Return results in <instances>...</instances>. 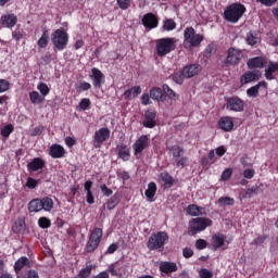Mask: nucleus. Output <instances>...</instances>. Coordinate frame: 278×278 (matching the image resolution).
<instances>
[{
	"instance_id": "1",
	"label": "nucleus",
	"mask_w": 278,
	"mask_h": 278,
	"mask_svg": "<svg viewBox=\"0 0 278 278\" xmlns=\"http://www.w3.org/2000/svg\"><path fill=\"white\" fill-rule=\"evenodd\" d=\"M177 47V39L173 37H165L155 41L156 55L164 58L175 51Z\"/></svg>"
},
{
	"instance_id": "2",
	"label": "nucleus",
	"mask_w": 278,
	"mask_h": 278,
	"mask_svg": "<svg viewBox=\"0 0 278 278\" xmlns=\"http://www.w3.org/2000/svg\"><path fill=\"white\" fill-rule=\"evenodd\" d=\"M244 12H247V7H244V4L232 3L224 11V18L228 23H238L241 16H244Z\"/></svg>"
},
{
	"instance_id": "3",
	"label": "nucleus",
	"mask_w": 278,
	"mask_h": 278,
	"mask_svg": "<svg viewBox=\"0 0 278 278\" xmlns=\"http://www.w3.org/2000/svg\"><path fill=\"white\" fill-rule=\"evenodd\" d=\"M212 219L205 217H197L189 222V236H197L201 231H205L207 227H212Z\"/></svg>"
},
{
	"instance_id": "4",
	"label": "nucleus",
	"mask_w": 278,
	"mask_h": 278,
	"mask_svg": "<svg viewBox=\"0 0 278 278\" xmlns=\"http://www.w3.org/2000/svg\"><path fill=\"white\" fill-rule=\"evenodd\" d=\"M51 212L53 210V200L51 198H42V199H34L28 203V211L29 212Z\"/></svg>"
},
{
	"instance_id": "5",
	"label": "nucleus",
	"mask_w": 278,
	"mask_h": 278,
	"mask_svg": "<svg viewBox=\"0 0 278 278\" xmlns=\"http://www.w3.org/2000/svg\"><path fill=\"white\" fill-rule=\"evenodd\" d=\"M51 42L58 51H64L68 47V33L62 28L54 30L51 35Z\"/></svg>"
},
{
	"instance_id": "6",
	"label": "nucleus",
	"mask_w": 278,
	"mask_h": 278,
	"mask_svg": "<svg viewBox=\"0 0 278 278\" xmlns=\"http://www.w3.org/2000/svg\"><path fill=\"white\" fill-rule=\"evenodd\" d=\"M168 242V233L160 231L151 235L147 247L150 251H156L157 249H164V244Z\"/></svg>"
},
{
	"instance_id": "7",
	"label": "nucleus",
	"mask_w": 278,
	"mask_h": 278,
	"mask_svg": "<svg viewBox=\"0 0 278 278\" xmlns=\"http://www.w3.org/2000/svg\"><path fill=\"white\" fill-rule=\"evenodd\" d=\"M101 238H103V230L101 228H94L86 245L87 253H94L99 249Z\"/></svg>"
},
{
	"instance_id": "8",
	"label": "nucleus",
	"mask_w": 278,
	"mask_h": 278,
	"mask_svg": "<svg viewBox=\"0 0 278 278\" xmlns=\"http://www.w3.org/2000/svg\"><path fill=\"white\" fill-rule=\"evenodd\" d=\"M184 38L187 45L190 47H199L201 42H203V35L197 34V31L192 27H187L184 30Z\"/></svg>"
},
{
	"instance_id": "9",
	"label": "nucleus",
	"mask_w": 278,
	"mask_h": 278,
	"mask_svg": "<svg viewBox=\"0 0 278 278\" xmlns=\"http://www.w3.org/2000/svg\"><path fill=\"white\" fill-rule=\"evenodd\" d=\"M242 58H244L242 50L231 47L227 50L225 64L228 66H238L242 62Z\"/></svg>"
},
{
	"instance_id": "10",
	"label": "nucleus",
	"mask_w": 278,
	"mask_h": 278,
	"mask_svg": "<svg viewBox=\"0 0 278 278\" xmlns=\"http://www.w3.org/2000/svg\"><path fill=\"white\" fill-rule=\"evenodd\" d=\"M226 110L230 112H244V100L231 97L226 100Z\"/></svg>"
},
{
	"instance_id": "11",
	"label": "nucleus",
	"mask_w": 278,
	"mask_h": 278,
	"mask_svg": "<svg viewBox=\"0 0 278 278\" xmlns=\"http://www.w3.org/2000/svg\"><path fill=\"white\" fill-rule=\"evenodd\" d=\"M110 139V129L109 128H100L94 132L93 137V147L94 149L101 148V143L105 142V140Z\"/></svg>"
},
{
	"instance_id": "12",
	"label": "nucleus",
	"mask_w": 278,
	"mask_h": 278,
	"mask_svg": "<svg viewBox=\"0 0 278 278\" xmlns=\"http://www.w3.org/2000/svg\"><path fill=\"white\" fill-rule=\"evenodd\" d=\"M92 84L96 88H101L103 84H105V75L97 67H93L91 70V76Z\"/></svg>"
},
{
	"instance_id": "13",
	"label": "nucleus",
	"mask_w": 278,
	"mask_h": 278,
	"mask_svg": "<svg viewBox=\"0 0 278 278\" xmlns=\"http://www.w3.org/2000/svg\"><path fill=\"white\" fill-rule=\"evenodd\" d=\"M262 77V72L260 71H252V72H247L240 77V81L242 86L247 84H251L252 81H257Z\"/></svg>"
},
{
	"instance_id": "14",
	"label": "nucleus",
	"mask_w": 278,
	"mask_h": 278,
	"mask_svg": "<svg viewBox=\"0 0 278 278\" xmlns=\"http://www.w3.org/2000/svg\"><path fill=\"white\" fill-rule=\"evenodd\" d=\"M0 23L2 27H7L8 29H12L18 23V17L15 14H5L0 18Z\"/></svg>"
},
{
	"instance_id": "15",
	"label": "nucleus",
	"mask_w": 278,
	"mask_h": 278,
	"mask_svg": "<svg viewBox=\"0 0 278 278\" xmlns=\"http://www.w3.org/2000/svg\"><path fill=\"white\" fill-rule=\"evenodd\" d=\"M147 147H149V137L142 135L141 137H139V140H137L132 144L135 155H138V153H142V150L146 149Z\"/></svg>"
},
{
	"instance_id": "16",
	"label": "nucleus",
	"mask_w": 278,
	"mask_h": 278,
	"mask_svg": "<svg viewBox=\"0 0 278 278\" xmlns=\"http://www.w3.org/2000/svg\"><path fill=\"white\" fill-rule=\"evenodd\" d=\"M260 88H264V90H268V83L267 81H260L257 85L249 88L247 90L248 97L257 98L260 96Z\"/></svg>"
},
{
	"instance_id": "17",
	"label": "nucleus",
	"mask_w": 278,
	"mask_h": 278,
	"mask_svg": "<svg viewBox=\"0 0 278 278\" xmlns=\"http://www.w3.org/2000/svg\"><path fill=\"white\" fill-rule=\"evenodd\" d=\"M156 116H157V113H155L154 111H146L143 127H148L149 129H153V127H155V125H156V122H155Z\"/></svg>"
},
{
	"instance_id": "18",
	"label": "nucleus",
	"mask_w": 278,
	"mask_h": 278,
	"mask_svg": "<svg viewBox=\"0 0 278 278\" xmlns=\"http://www.w3.org/2000/svg\"><path fill=\"white\" fill-rule=\"evenodd\" d=\"M142 25L148 27V29H155L157 27V17L153 13H148L142 17Z\"/></svg>"
},
{
	"instance_id": "19",
	"label": "nucleus",
	"mask_w": 278,
	"mask_h": 278,
	"mask_svg": "<svg viewBox=\"0 0 278 278\" xmlns=\"http://www.w3.org/2000/svg\"><path fill=\"white\" fill-rule=\"evenodd\" d=\"M266 64H268L266 59H264L262 56H255L248 61V68H250V70L264 68V66H266Z\"/></svg>"
},
{
	"instance_id": "20",
	"label": "nucleus",
	"mask_w": 278,
	"mask_h": 278,
	"mask_svg": "<svg viewBox=\"0 0 278 278\" xmlns=\"http://www.w3.org/2000/svg\"><path fill=\"white\" fill-rule=\"evenodd\" d=\"M201 73V65H189L182 70V75L190 79V77H194Z\"/></svg>"
},
{
	"instance_id": "21",
	"label": "nucleus",
	"mask_w": 278,
	"mask_h": 278,
	"mask_svg": "<svg viewBox=\"0 0 278 278\" xmlns=\"http://www.w3.org/2000/svg\"><path fill=\"white\" fill-rule=\"evenodd\" d=\"M66 153V150H64V147L60 144H52L50 147V155L54 160H58L60 157H64V154Z\"/></svg>"
},
{
	"instance_id": "22",
	"label": "nucleus",
	"mask_w": 278,
	"mask_h": 278,
	"mask_svg": "<svg viewBox=\"0 0 278 278\" xmlns=\"http://www.w3.org/2000/svg\"><path fill=\"white\" fill-rule=\"evenodd\" d=\"M117 155L123 162H129V157H131V153L129 152V148L124 143L117 146Z\"/></svg>"
},
{
	"instance_id": "23",
	"label": "nucleus",
	"mask_w": 278,
	"mask_h": 278,
	"mask_svg": "<svg viewBox=\"0 0 278 278\" xmlns=\"http://www.w3.org/2000/svg\"><path fill=\"white\" fill-rule=\"evenodd\" d=\"M218 125L223 131H231L233 129V118L229 116L222 117L219 118Z\"/></svg>"
},
{
	"instance_id": "24",
	"label": "nucleus",
	"mask_w": 278,
	"mask_h": 278,
	"mask_svg": "<svg viewBox=\"0 0 278 278\" xmlns=\"http://www.w3.org/2000/svg\"><path fill=\"white\" fill-rule=\"evenodd\" d=\"M142 93V88L140 86H135L124 92V99L131 101V99H136L138 94Z\"/></svg>"
},
{
	"instance_id": "25",
	"label": "nucleus",
	"mask_w": 278,
	"mask_h": 278,
	"mask_svg": "<svg viewBox=\"0 0 278 278\" xmlns=\"http://www.w3.org/2000/svg\"><path fill=\"white\" fill-rule=\"evenodd\" d=\"M225 244V236L222 233H216L212 237V247L213 251H218L220 247H224Z\"/></svg>"
},
{
	"instance_id": "26",
	"label": "nucleus",
	"mask_w": 278,
	"mask_h": 278,
	"mask_svg": "<svg viewBox=\"0 0 278 278\" xmlns=\"http://www.w3.org/2000/svg\"><path fill=\"white\" fill-rule=\"evenodd\" d=\"M157 192V185L155 182H149L148 189L146 190L144 194L150 203H153V198Z\"/></svg>"
},
{
	"instance_id": "27",
	"label": "nucleus",
	"mask_w": 278,
	"mask_h": 278,
	"mask_svg": "<svg viewBox=\"0 0 278 278\" xmlns=\"http://www.w3.org/2000/svg\"><path fill=\"white\" fill-rule=\"evenodd\" d=\"M160 270L161 273H166L167 275L170 273H177V264L170 262L161 263Z\"/></svg>"
},
{
	"instance_id": "28",
	"label": "nucleus",
	"mask_w": 278,
	"mask_h": 278,
	"mask_svg": "<svg viewBox=\"0 0 278 278\" xmlns=\"http://www.w3.org/2000/svg\"><path fill=\"white\" fill-rule=\"evenodd\" d=\"M27 168L33 173L40 170L41 168H45V161L41 159H34L30 163H28Z\"/></svg>"
},
{
	"instance_id": "29",
	"label": "nucleus",
	"mask_w": 278,
	"mask_h": 278,
	"mask_svg": "<svg viewBox=\"0 0 278 278\" xmlns=\"http://www.w3.org/2000/svg\"><path fill=\"white\" fill-rule=\"evenodd\" d=\"M277 71H278V63L269 62L268 67L265 70L266 79H268L269 81H271V79H275V77L273 76V73H277Z\"/></svg>"
},
{
	"instance_id": "30",
	"label": "nucleus",
	"mask_w": 278,
	"mask_h": 278,
	"mask_svg": "<svg viewBox=\"0 0 278 278\" xmlns=\"http://www.w3.org/2000/svg\"><path fill=\"white\" fill-rule=\"evenodd\" d=\"M84 189L87 192V203H89V205H92V203H94V195H92V180H87L84 185Z\"/></svg>"
},
{
	"instance_id": "31",
	"label": "nucleus",
	"mask_w": 278,
	"mask_h": 278,
	"mask_svg": "<svg viewBox=\"0 0 278 278\" xmlns=\"http://www.w3.org/2000/svg\"><path fill=\"white\" fill-rule=\"evenodd\" d=\"M25 266H29V258L22 256L15 262V265H14V270L16 275H18V273H21V270H23Z\"/></svg>"
},
{
	"instance_id": "32",
	"label": "nucleus",
	"mask_w": 278,
	"mask_h": 278,
	"mask_svg": "<svg viewBox=\"0 0 278 278\" xmlns=\"http://www.w3.org/2000/svg\"><path fill=\"white\" fill-rule=\"evenodd\" d=\"M37 45H38L39 49H46V47L49 45V30L48 29L42 30V35L39 38V40L37 41Z\"/></svg>"
},
{
	"instance_id": "33",
	"label": "nucleus",
	"mask_w": 278,
	"mask_h": 278,
	"mask_svg": "<svg viewBox=\"0 0 278 278\" xmlns=\"http://www.w3.org/2000/svg\"><path fill=\"white\" fill-rule=\"evenodd\" d=\"M187 214H189V216H201V214H203V207L197 204H190L187 207Z\"/></svg>"
},
{
	"instance_id": "34",
	"label": "nucleus",
	"mask_w": 278,
	"mask_h": 278,
	"mask_svg": "<svg viewBox=\"0 0 278 278\" xmlns=\"http://www.w3.org/2000/svg\"><path fill=\"white\" fill-rule=\"evenodd\" d=\"M173 29H177V23L173 20L163 21L162 31H173Z\"/></svg>"
},
{
	"instance_id": "35",
	"label": "nucleus",
	"mask_w": 278,
	"mask_h": 278,
	"mask_svg": "<svg viewBox=\"0 0 278 278\" xmlns=\"http://www.w3.org/2000/svg\"><path fill=\"white\" fill-rule=\"evenodd\" d=\"M30 102L34 103V105H39V103H42L45 101V97L40 96L38 91H31L29 93Z\"/></svg>"
},
{
	"instance_id": "36",
	"label": "nucleus",
	"mask_w": 278,
	"mask_h": 278,
	"mask_svg": "<svg viewBox=\"0 0 278 278\" xmlns=\"http://www.w3.org/2000/svg\"><path fill=\"white\" fill-rule=\"evenodd\" d=\"M150 97L154 101H164V94H162V89H160V88H152L150 90Z\"/></svg>"
},
{
	"instance_id": "37",
	"label": "nucleus",
	"mask_w": 278,
	"mask_h": 278,
	"mask_svg": "<svg viewBox=\"0 0 278 278\" xmlns=\"http://www.w3.org/2000/svg\"><path fill=\"white\" fill-rule=\"evenodd\" d=\"M172 155H173V162H175L176 160H178L179 157H181V155L184 154V150L181 149V147L179 146H173L169 149Z\"/></svg>"
},
{
	"instance_id": "38",
	"label": "nucleus",
	"mask_w": 278,
	"mask_h": 278,
	"mask_svg": "<svg viewBox=\"0 0 278 278\" xmlns=\"http://www.w3.org/2000/svg\"><path fill=\"white\" fill-rule=\"evenodd\" d=\"M163 92L169 98L173 99V101H177L179 99V94L177 92L173 91L168 85H163Z\"/></svg>"
},
{
	"instance_id": "39",
	"label": "nucleus",
	"mask_w": 278,
	"mask_h": 278,
	"mask_svg": "<svg viewBox=\"0 0 278 278\" xmlns=\"http://www.w3.org/2000/svg\"><path fill=\"white\" fill-rule=\"evenodd\" d=\"M217 203L222 207H225L227 205H233L236 203V200H233V198H229V197H222L218 199Z\"/></svg>"
},
{
	"instance_id": "40",
	"label": "nucleus",
	"mask_w": 278,
	"mask_h": 278,
	"mask_svg": "<svg viewBox=\"0 0 278 278\" xmlns=\"http://www.w3.org/2000/svg\"><path fill=\"white\" fill-rule=\"evenodd\" d=\"M161 179H162V181H163L168 188H170V186H173V184H175V180L173 179V176H170L168 173H162V174H161Z\"/></svg>"
},
{
	"instance_id": "41",
	"label": "nucleus",
	"mask_w": 278,
	"mask_h": 278,
	"mask_svg": "<svg viewBox=\"0 0 278 278\" xmlns=\"http://www.w3.org/2000/svg\"><path fill=\"white\" fill-rule=\"evenodd\" d=\"M14 131V126L12 124H9L1 128L0 134L2 138H10V134Z\"/></svg>"
},
{
	"instance_id": "42",
	"label": "nucleus",
	"mask_w": 278,
	"mask_h": 278,
	"mask_svg": "<svg viewBox=\"0 0 278 278\" xmlns=\"http://www.w3.org/2000/svg\"><path fill=\"white\" fill-rule=\"evenodd\" d=\"M214 53H216V46L214 43L206 46L204 50V58H212Z\"/></svg>"
},
{
	"instance_id": "43",
	"label": "nucleus",
	"mask_w": 278,
	"mask_h": 278,
	"mask_svg": "<svg viewBox=\"0 0 278 278\" xmlns=\"http://www.w3.org/2000/svg\"><path fill=\"white\" fill-rule=\"evenodd\" d=\"M38 225L41 229H49V227H51V219L47 217H40L38 219Z\"/></svg>"
},
{
	"instance_id": "44",
	"label": "nucleus",
	"mask_w": 278,
	"mask_h": 278,
	"mask_svg": "<svg viewBox=\"0 0 278 278\" xmlns=\"http://www.w3.org/2000/svg\"><path fill=\"white\" fill-rule=\"evenodd\" d=\"M174 162L177 168H184L185 166H188V156H180L176 159Z\"/></svg>"
},
{
	"instance_id": "45",
	"label": "nucleus",
	"mask_w": 278,
	"mask_h": 278,
	"mask_svg": "<svg viewBox=\"0 0 278 278\" xmlns=\"http://www.w3.org/2000/svg\"><path fill=\"white\" fill-rule=\"evenodd\" d=\"M118 205V197L113 195L108 202H106V207L108 210H114Z\"/></svg>"
},
{
	"instance_id": "46",
	"label": "nucleus",
	"mask_w": 278,
	"mask_h": 278,
	"mask_svg": "<svg viewBox=\"0 0 278 278\" xmlns=\"http://www.w3.org/2000/svg\"><path fill=\"white\" fill-rule=\"evenodd\" d=\"M37 89L39 90V92L42 94L41 97L46 98L47 94H49V86H47V84L45 83H40L37 86Z\"/></svg>"
},
{
	"instance_id": "47",
	"label": "nucleus",
	"mask_w": 278,
	"mask_h": 278,
	"mask_svg": "<svg viewBox=\"0 0 278 278\" xmlns=\"http://www.w3.org/2000/svg\"><path fill=\"white\" fill-rule=\"evenodd\" d=\"M245 40L248 45H251V47H253V45H257L258 38L255 35H253V33L250 31L248 33Z\"/></svg>"
},
{
	"instance_id": "48",
	"label": "nucleus",
	"mask_w": 278,
	"mask_h": 278,
	"mask_svg": "<svg viewBox=\"0 0 278 278\" xmlns=\"http://www.w3.org/2000/svg\"><path fill=\"white\" fill-rule=\"evenodd\" d=\"M116 1L121 10H128L129 5H131V0H116Z\"/></svg>"
},
{
	"instance_id": "49",
	"label": "nucleus",
	"mask_w": 278,
	"mask_h": 278,
	"mask_svg": "<svg viewBox=\"0 0 278 278\" xmlns=\"http://www.w3.org/2000/svg\"><path fill=\"white\" fill-rule=\"evenodd\" d=\"M10 90V81L7 79H0V93L8 92Z\"/></svg>"
},
{
	"instance_id": "50",
	"label": "nucleus",
	"mask_w": 278,
	"mask_h": 278,
	"mask_svg": "<svg viewBox=\"0 0 278 278\" xmlns=\"http://www.w3.org/2000/svg\"><path fill=\"white\" fill-rule=\"evenodd\" d=\"M231 175H233V169L226 168L222 174V181H228V179L231 178Z\"/></svg>"
},
{
	"instance_id": "51",
	"label": "nucleus",
	"mask_w": 278,
	"mask_h": 278,
	"mask_svg": "<svg viewBox=\"0 0 278 278\" xmlns=\"http://www.w3.org/2000/svg\"><path fill=\"white\" fill-rule=\"evenodd\" d=\"M195 249L199 251H203V249H207V241L204 239H199L195 241Z\"/></svg>"
},
{
	"instance_id": "52",
	"label": "nucleus",
	"mask_w": 278,
	"mask_h": 278,
	"mask_svg": "<svg viewBox=\"0 0 278 278\" xmlns=\"http://www.w3.org/2000/svg\"><path fill=\"white\" fill-rule=\"evenodd\" d=\"M266 240H268V236L262 235V236H258L256 239H254L252 241V244H256V245L264 244Z\"/></svg>"
},
{
	"instance_id": "53",
	"label": "nucleus",
	"mask_w": 278,
	"mask_h": 278,
	"mask_svg": "<svg viewBox=\"0 0 278 278\" xmlns=\"http://www.w3.org/2000/svg\"><path fill=\"white\" fill-rule=\"evenodd\" d=\"M108 271L112 277H121V273H118V269H116V265L114 264L109 265Z\"/></svg>"
},
{
	"instance_id": "54",
	"label": "nucleus",
	"mask_w": 278,
	"mask_h": 278,
	"mask_svg": "<svg viewBox=\"0 0 278 278\" xmlns=\"http://www.w3.org/2000/svg\"><path fill=\"white\" fill-rule=\"evenodd\" d=\"M90 103H91L90 99L88 98L81 99L79 103L80 110H84V111L88 110V108H90Z\"/></svg>"
},
{
	"instance_id": "55",
	"label": "nucleus",
	"mask_w": 278,
	"mask_h": 278,
	"mask_svg": "<svg viewBox=\"0 0 278 278\" xmlns=\"http://www.w3.org/2000/svg\"><path fill=\"white\" fill-rule=\"evenodd\" d=\"M184 77H186L184 75V72L182 73H175L173 75V80L176 83V84H184Z\"/></svg>"
},
{
	"instance_id": "56",
	"label": "nucleus",
	"mask_w": 278,
	"mask_h": 278,
	"mask_svg": "<svg viewBox=\"0 0 278 278\" xmlns=\"http://www.w3.org/2000/svg\"><path fill=\"white\" fill-rule=\"evenodd\" d=\"M42 131H45V127L37 126L30 130V136H42Z\"/></svg>"
},
{
	"instance_id": "57",
	"label": "nucleus",
	"mask_w": 278,
	"mask_h": 278,
	"mask_svg": "<svg viewBox=\"0 0 278 278\" xmlns=\"http://www.w3.org/2000/svg\"><path fill=\"white\" fill-rule=\"evenodd\" d=\"M256 3H262V5H266V8H273L277 3V0H256Z\"/></svg>"
},
{
	"instance_id": "58",
	"label": "nucleus",
	"mask_w": 278,
	"mask_h": 278,
	"mask_svg": "<svg viewBox=\"0 0 278 278\" xmlns=\"http://www.w3.org/2000/svg\"><path fill=\"white\" fill-rule=\"evenodd\" d=\"M243 177L245 179H253V177H255V169L248 168L243 170Z\"/></svg>"
},
{
	"instance_id": "59",
	"label": "nucleus",
	"mask_w": 278,
	"mask_h": 278,
	"mask_svg": "<svg viewBox=\"0 0 278 278\" xmlns=\"http://www.w3.org/2000/svg\"><path fill=\"white\" fill-rule=\"evenodd\" d=\"M101 191L104 197H112L113 191L112 189L108 188V185H101Z\"/></svg>"
},
{
	"instance_id": "60",
	"label": "nucleus",
	"mask_w": 278,
	"mask_h": 278,
	"mask_svg": "<svg viewBox=\"0 0 278 278\" xmlns=\"http://www.w3.org/2000/svg\"><path fill=\"white\" fill-rule=\"evenodd\" d=\"M199 275H200L201 278H212L213 277L212 271H210L206 268L201 269Z\"/></svg>"
},
{
	"instance_id": "61",
	"label": "nucleus",
	"mask_w": 278,
	"mask_h": 278,
	"mask_svg": "<svg viewBox=\"0 0 278 278\" xmlns=\"http://www.w3.org/2000/svg\"><path fill=\"white\" fill-rule=\"evenodd\" d=\"M36 186H38V180L34 179V178H28L26 181V187L30 188L31 190H34V188H36Z\"/></svg>"
},
{
	"instance_id": "62",
	"label": "nucleus",
	"mask_w": 278,
	"mask_h": 278,
	"mask_svg": "<svg viewBox=\"0 0 278 278\" xmlns=\"http://www.w3.org/2000/svg\"><path fill=\"white\" fill-rule=\"evenodd\" d=\"M182 255L186 258L192 257V255H194V251H192V249H190V248H185L182 250Z\"/></svg>"
},
{
	"instance_id": "63",
	"label": "nucleus",
	"mask_w": 278,
	"mask_h": 278,
	"mask_svg": "<svg viewBox=\"0 0 278 278\" xmlns=\"http://www.w3.org/2000/svg\"><path fill=\"white\" fill-rule=\"evenodd\" d=\"M92 88V85H90V83H81L78 87L79 91H86V90H90Z\"/></svg>"
},
{
	"instance_id": "64",
	"label": "nucleus",
	"mask_w": 278,
	"mask_h": 278,
	"mask_svg": "<svg viewBox=\"0 0 278 278\" xmlns=\"http://www.w3.org/2000/svg\"><path fill=\"white\" fill-rule=\"evenodd\" d=\"M93 278H110V274H108V271H101L98 275H96Z\"/></svg>"
}]
</instances>
